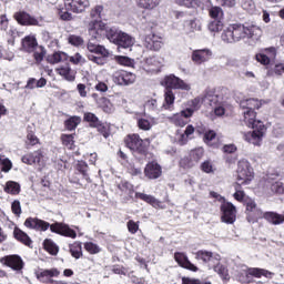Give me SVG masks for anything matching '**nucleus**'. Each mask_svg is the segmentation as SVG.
Instances as JSON below:
<instances>
[{"label": "nucleus", "instance_id": "obj_6", "mask_svg": "<svg viewBox=\"0 0 284 284\" xmlns=\"http://www.w3.org/2000/svg\"><path fill=\"white\" fill-rule=\"evenodd\" d=\"M144 142L150 143V140H143L136 133L128 135L124 140L126 148L132 151L133 156L139 159V161H143L148 154V146L143 144Z\"/></svg>", "mask_w": 284, "mask_h": 284}, {"label": "nucleus", "instance_id": "obj_61", "mask_svg": "<svg viewBox=\"0 0 284 284\" xmlns=\"http://www.w3.org/2000/svg\"><path fill=\"white\" fill-rule=\"evenodd\" d=\"M11 210L16 216H21V202L19 200L13 201L11 204Z\"/></svg>", "mask_w": 284, "mask_h": 284}, {"label": "nucleus", "instance_id": "obj_48", "mask_svg": "<svg viewBox=\"0 0 284 284\" xmlns=\"http://www.w3.org/2000/svg\"><path fill=\"white\" fill-rule=\"evenodd\" d=\"M0 165H1V171L2 172H9L12 170V161L8 158H3L0 155Z\"/></svg>", "mask_w": 284, "mask_h": 284}, {"label": "nucleus", "instance_id": "obj_59", "mask_svg": "<svg viewBox=\"0 0 284 284\" xmlns=\"http://www.w3.org/2000/svg\"><path fill=\"white\" fill-rule=\"evenodd\" d=\"M95 128L98 129V132H100V134L104 136V139H108V136H110V128H108V125H104L100 122Z\"/></svg>", "mask_w": 284, "mask_h": 284}, {"label": "nucleus", "instance_id": "obj_28", "mask_svg": "<svg viewBox=\"0 0 284 284\" xmlns=\"http://www.w3.org/2000/svg\"><path fill=\"white\" fill-rule=\"evenodd\" d=\"M41 159H43L41 151H34L33 153L22 156V163H27V165H34V163H41Z\"/></svg>", "mask_w": 284, "mask_h": 284}, {"label": "nucleus", "instance_id": "obj_58", "mask_svg": "<svg viewBox=\"0 0 284 284\" xmlns=\"http://www.w3.org/2000/svg\"><path fill=\"white\" fill-rule=\"evenodd\" d=\"M27 146L30 148L32 145H37V143H39V138H37V135H34L32 132H29L27 134Z\"/></svg>", "mask_w": 284, "mask_h": 284}, {"label": "nucleus", "instance_id": "obj_63", "mask_svg": "<svg viewBox=\"0 0 284 284\" xmlns=\"http://www.w3.org/2000/svg\"><path fill=\"white\" fill-rule=\"evenodd\" d=\"M193 161H201L203 159V149H196L191 153Z\"/></svg>", "mask_w": 284, "mask_h": 284}, {"label": "nucleus", "instance_id": "obj_2", "mask_svg": "<svg viewBox=\"0 0 284 284\" xmlns=\"http://www.w3.org/2000/svg\"><path fill=\"white\" fill-rule=\"evenodd\" d=\"M262 31L257 26L245 27V24H231L221 36L224 43H239L243 39H258Z\"/></svg>", "mask_w": 284, "mask_h": 284}, {"label": "nucleus", "instance_id": "obj_22", "mask_svg": "<svg viewBox=\"0 0 284 284\" xmlns=\"http://www.w3.org/2000/svg\"><path fill=\"white\" fill-rule=\"evenodd\" d=\"M174 258L181 267H184L185 270H190L191 272H197L199 267H196L190 260H187V255L183 253H175Z\"/></svg>", "mask_w": 284, "mask_h": 284}, {"label": "nucleus", "instance_id": "obj_37", "mask_svg": "<svg viewBox=\"0 0 284 284\" xmlns=\"http://www.w3.org/2000/svg\"><path fill=\"white\" fill-rule=\"evenodd\" d=\"M81 123V116L73 115L65 120L64 128L69 131L77 130L78 125Z\"/></svg>", "mask_w": 284, "mask_h": 284}, {"label": "nucleus", "instance_id": "obj_55", "mask_svg": "<svg viewBox=\"0 0 284 284\" xmlns=\"http://www.w3.org/2000/svg\"><path fill=\"white\" fill-rule=\"evenodd\" d=\"M201 170L202 172H205V174H214V172L216 171V169L212 166V162L210 161H205L204 163H202Z\"/></svg>", "mask_w": 284, "mask_h": 284}, {"label": "nucleus", "instance_id": "obj_39", "mask_svg": "<svg viewBox=\"0 0 284 284\" xmlns=\"http://www.w3.org/2000/svg\"><path fill=\"white\" fill-rule=\"evenodd\" d=\"M207 28L212 34H216V32H221V30H223V21L219 19L210 21Z\"/></svg>", "mask_w": 284, "mask_h": 284}, {"label": "nucleus", "instance_id": "obj_53", "mask_svg": "<svg viewBox=\"0 0 284 284\" xmlns=\"http://www.w3.org/2000/svg\"><path fill=\"white\" fill-rule=\"evenodd\" d=\"M84 248L87 252H89V254H99V252H101V248H99V246L92 242H87L84 244Z\"/></svg>", "mask_w": 284, "mask_h": 284}, {"label": "nucleus", "instance_id": "obj_34", "mask_svg": "<svg viewBox=\"0 0 284 284\" xmlns=\"http://www.w3.org/2000/svg\"><path fill=\"white\" fill-rule=\"evenodd\" d=\"M58 74L60 77H63L67 81H74L77 79V75L74 74V71L70 68V65L61 67L58 69Z\"/></svg>", "mask_w": 284, "mask_h": 284}, {"label": "nucleus", "instance_id": "obj_23", "mask_svg": "<svg viewBox=\"0 0 284 284\" xmlns=\"http://www.w3.org/2000/svg\"><path fill=\"white\" fill-rule=\"evenodd\" d=\"M266 52L270 54H265V53H257L255 55V59L258 63H261L262 65H270V59H274V57H276V49L275 48H270L266 49Z\"/></svg>", "mask_w": 284, "mask_h": 284}, {"label": "nucleus", "instance_id": "obj_51", "mask_svg": "<svg viewBox=\"0 0 284 284\" xmlns=\"http://www.w3.org/2000/svg\"><path fill=\"white\" fill-rule=\"evenodd\" d=\"M103 12V6H97L91 10V17L93 20L91 21H101V13Z\"/></svg>", "mask_w": 284, "mask_h": 284}, {"label": "nucleus", "instance_id": "obj_54", "mask_svg": "<svg viewBox=\"0 0 284 284\" xmlns=\"http://www.w3.org/2000/svg\"><path fill=\"white\" fill-rule=\"evenodd\" d=\"M203 103V98H194L190 101V108L193 110V112H196V110L201 109V105Z\"/></svg>", "mask_w": 284, "mask_h": 284}, {"label": "nucleus", "instance_id": "obj_1", "mask_svg": "<svg viewBox=\"0 0 284 284\" xmlns=\"http://www.w3.org/2000/svg\"><path fill=\"white\" fill-rule=\"evenodd\" d=\"M90 30L94 39L105 37L111 43L118 45L119 52H123V50H132V45H134V38H132V36L116 28H110L104 22L97 23L95 26L93 24Z\"/></svg>", "mask_w": 284, "mask_h": 284}, {"label": "nucleus", "instance_id": "obj_20", "mask_svg": "<svg viewBox=\"0 0 284 284\" xmlns=\"http://www.w3.org/2000/svg\"><path fill=\"white\" fill-rule=\"evenodd\" d=\"M261 105H263V103H261L258 99L254 98L245 99L240 102V108L243 111L255 112V110H260Z\"/></svg>", "mask_w": 284, "mask_h": 284}, {"label": "nucleus", "instance_id": "obj_16", "mask_svg": "<svg viewBox=\"0 0 284 284\" xmlns=\"http://www.w3.org/2000/svg\"><path fill=\"white\" fill-rule=\"evenodd\" d=\"M212 54V50L210 49H199L192 52V61L195 62L196 65H201V63L210 61Z\"/></svg>", "mask_w": 284, "mask_h": 284}, {"label": "nucleus", "instance_id": "obj_7", "mask_svg": "<svg viewBox=\"0 0 284 284\" xmlns=\"http://www.w3.org/2000/svg\"><path fill=\"white\" fill-rule=\"evenodd\" d=\"M237 183L239 185H250L254 179V169L247 160H240L237 163Z\"/></svg>", "mask_w": 284, "mask_h": 284}, {"label": "nucleus", "instance_id": "obj_18", "mask_svg": "<svg viewBox=\"0 0 284 284\" xmlns=\"http://www.w3.org/2000/svg\"><path fill=\"white\" fill-rule=\"evenodd\" d=\"M144 45L148 50H153L154 52H159V50L163 48V41H161V37L156 34H149L145 37Z\"/></svg>", "mask_w": 284, "mask_h": 284}, {"label": "nucleus", "instance_id": "obj_60", "mask_svg": "<svg viewBox=\"0 0 284 284\" xmlns=\"http://www.w3.org/2000/svg\"><path fill=\"white\" fill-rule=\"evenodd\" d=\"M115 61L120 63V65H132V59L125 55H116Z\"/></svg>", "mask_w": 284, "mask_h": 284}, {"label": "nucleus", "instance_id": "obj_10", "mask_svg": "<svg viewBox=\"0 0 284 284\" xmlns=\"http://www.w3.org/2000/svg\"><path fill=\"white\" fill-rule=\"evenodd\" d=\"M0 263L7 265V267H11L16 272H21L23 270V260L19 255H7L0 258Z\"/></svg>", "mask_w": 284, "mask_h": 284}, {"label": "nucleus", "instance_id": "obj_31", "mask_svg": "<svg viewBox=\"0 0 284 284\" xmlns=\"http://www.w3.org/2000/svg\"><path fill=\"white\" fill-rule=\"evenodd\" d=\"M47 61L48 63H51V64L68 61V53L61 52V51L54 52L53 54L48 55Z\"/></svg>", "mask_w": 284, "mask_h": 284}, {"label": "nucleus", "instance_id": "obj_64", "mask_svg": "<svg viewBox=\"0 0 284 284\" xmlns=\"http://www.w3.org/2000/svg\"><path fill=\"white\" fill-rule=\"evenodd\" d=\"M216 139V133L214 131H209L204 133V142L210 143L211 141H214Z\"/></svg>", "mask_w": 284, "mask_h": 284}, {"label": "nucleus", "instance_id": "obj_38", "mask_svg": "<svg viewBox=\"0 0 284 284\" xmlns=\"http://www.w3.org/2000/svg\"><path fill=\"white\" fill-rule=\"evenodd\" d=\"M44 250L49 252L52 256H57L59 254V246L52 240H44L43 242Z\"/></svg>", "mask_w": 284, "mask_h": 284}, {"label": "nucleus", "instance_id": "obj_30", "mask_svg": "<svg viewBox=\"0 0 284 284\" xmlns=\"http://www.w3.org/2000/svg\"><path fill=\"white\" fill-rule=\"evenodd\" d=\"M138 8L142 10H154L161 3V0H135Z\"/></svg>", "mask_w": 284, "mask_h": 284}, {"label": "nucleus", "instance_id": "obj_21", "mask_svg": "<svg viewBox=\"0 0 284 284\" xmlns=\"http://www.w3.org/2000/svg\"><path fill=\"white\" fill-rule=\"evenodd\" d=\"M146 72L159 73L163 65V61L159 57L146 58Z\"/></svg>", "mask_w": 284, "mask_h": 284}, {"label": "nucleus", "instance_id": "obj_4", "mask_svg": "<svg viewBox=\"0 0 284 284\" xmlns=\"http://www.w3.org/2000/svg\"><path fill=\"white\" fill-rule=\"evenodd\" d=\"M242 114L245 125L253 130L244 135L245 141L252 143V145H261L267 130L265 129V124L261 120H256V111H243Z\"/></svg>", "mask_w": 284, "mask_h": 284}, {"label": "nucleus", "instance_id": "obj_12", "mask_svg": "<svg viewBox=\"0 0 284 284\" xmlns=\"http://www.w3.org/2000/svg\"><path fill=\"white\" fill-rule=\"evenodd\" d=\"M64 6L67 10L79 14L85 12V8H90V0H65Z\"/></svg>", "mask_w": 284, "mask_h": 284}, {"label": "nucleus", "instance_id": "obj_35", "mask_svg": "<svg viewBox=\"0 0 284 284\" xmlns=\"http://www.w3.org/2000/svg\"><path fill=\"white\" fill-rule=\"evenodd\" d=\"M136 196L138 199H141V201H144L145 203H149V205H152V207H159L161 205V202L152 195H148L145 193H136Z\"/></svg>", "mask_w": 284, "mask_h": 284}, {"label": "nucleus", "instance_id": "obj_36", "mask_svg": "<svg viewBox=\"0 0 284 284\" xmlns=\"http://www.w3.org/2000/svg\"><path fill=\"white\" fill-rule=\"evenodd\" d=\"M214 272H216V274H219V276H221V278H223V281H230V273L227 271V267H225L223 264L216 263V265L213 266Z\"/></svg>", "mask_w": 284, "mask_h": 284}, {"label": "nucleus", "instance_id": "obj_14", "mask_svg": "<svg viewBox=\"0 0 284 284\" xmlns=\"http://www.w3.org/2000/svg\"><path fill=\"white\" fill-rule=\"evenodd\" d=\"M195 257L197 258V261H203V263H209V270H212V263H217L221 261V256L220 255H214V253L210 252V251H197L195 253Z\"/></svg>", "mask_w": 284, "mask_h": 284}, {"label": "nucleus", "instance_id": "obj_3", "mask_svg": "<svg viewBox=\"0 0 284 284\" xmlns=\"http://www.w3.org/2000/svg\"><path fill=\"white\" fill-rule=\"evenodd\" d=\"M97 23H102V21H90L88 26V32H89V42L87 44V49L90 53H88L89 61H92V63H97V65H105V62L108 60V57H110V51L105 49L104 45L97 44V41H101V39L105 36H100L99 38H94L91 32V28L93 26H97Z\"/></svg>", "mask_w": 284, "mask_h": 284}, {"label": "nucleus", "instance_id": "obj_29", "mask_svg": "<svg viewBox=\"0 0 284 284\" xmlns=\"http://www.w3.org/2000/svg\"><path fill=\"white\" fill-rule=\"evenodd\" d=\"M263 219H265L266 221H268V223H272L273 225H281V223H284V215L275 212L264 213Z\"/></svg>", "mask_w": 284, "mask_h": 284}, {"label": "nucleus", "instance_id": "obj_45", "mask_svg": "<svg viewBox=\"0 0 284 284\" xmlns=\"http://www.w3.org/2000/svg\"><path fill=\"white\" fill-rule=\"evenodd\" d=\"M70 252H71V255L73 256V258H80L83 256L82 247H81V244H79V243L71 245Z\"/></svg>", "mask_w": 284, "mask_h": 284}, {"label": "nucleus", "instance_id": "obj_32", "mask_svg": "<svg viewBox=\"0 0 284 284\" xmlns=\"http://www.w3.org/2000/svg\"><path fill=\"white\" fill-rule=\"evenodd\" d=\"M4 192L17 196V194H20L21 192V184L14 181H8L4 186Z\"/></svg>", "mask_w": 284, "mask_h": 284}, {"label": "nucleus", "instance_id": "obj_9", "mask_svg": "<svg viewBox=\"0 0 284 284\" xmlns=\"http://www.w3.org/2000/svg\"><path fill=\"white\" fill-rule=\"evenodd\" d=\"M222 212V223H226L227 225H234L236 222V206L232 204V202H223L221 205Z\"/></svg>", "mask_w": 284, "mask_h": 284}, {"label": "nucleus", "instance_id": "obj_43", "mask_svg": "<svg viewBox=\"0 0 284 284\" xmlns=\"http://www.w3.org/2000/svg\"><path fill=\"white\" fill-rule=\"evenodd\" d=\"M61 141L63 145H65V148L72 150V148L74 146V134H62Z\"/></svg>", "mask_w": 284, "mask_h": 284}, {"label": "nucleus", "instance_id": "obj_26", "mask_svg": "<svg viewBox=\"0 0 284 284\" xmlns=\"http://www.w3.org/2000/svg\"><path fill=\"white\" fill-rule=\"evenodd\" d=\"M176 97L174 95V91L171 89H165L164 91V103L162 105L163 110H174V100Z\"/></svg>", "mask_w": 284, "mask_h": 284}, {"label": "nucleus", "instance_id": "obj_17", "mask_svg": "<svg viewBox=\"0 0 284 284\" xmlns=\"http://www.w3.org/2000/svg\"><path fill=\"white\" fill-rule=\"evenodd\" d=\"M203 103L210 105V108H216L223 103V95L219 94L216 91H207L203 97Z\"/></svg>", "mask_w": 284, "mask_h": 284}, {"label": "nucleus", "instance_id": "obj_40", "mask_svg": "<svg viewBox=\"0 0 284 284\" xmlns=\"http://www.w3.org/2000/svg\"><path fill=\"white\" fill-rule=\"evenodd\" d=\"M61 274V271H58L57 268H50V270H43L38 274V278H54Z\"/></svg>", "mask_w": 284, "mask_h": 284}, {"label": "nucleus", "instance_id": "obj_62", "mask_svg": "<svg viewBox=\"0 0 284 284\" xmlns=\"http://www.w3.org/2000/svg\"><path fill=\"white\" fill-rule=\"evenodd\" d=\"M126 227L130 234H136V232H139V223L134 222V220H130L126 223Z\"/></svg>", "mask_w": 284, "mask_h": 284}, {"label": "nucleus", "instance_id": "obj_33", "mask_svg": "<svg viewBox=\"0 0 284 284\" xmlns=\"http://www.w3.org/2000/svg\"><path fill=\"white\" fill-rule=\"evenodd\" d=\"M246 211L251 213V216H255V219H261L265 215L258 207L256 206V202L250 200L246 202Z\"/></svg>", "mask_w": 284, "mask_h": 284}, {"label": "nucleus", "instance_id": "obj_42", "mask_svg": "<svg viewBox=\"0 0 284 284\" xmlns=\"http://www.w3.org/2000/svg\"><path fill=\"white\" fill-rule=\"evenodd\" d=\"M242 8L246 10V12H250V14L256 12V3H254V0H242Z\"/></svg>", "mask_w": 284, "mask_h": 284}, {"label": "nucleus", "instance_id": "obj_27", "mask_svg": "<svg viewBox=\"0 0 284 284\" xmlns=\"http://www.w3.org/2000/svg\"><path fill=\"white\" fill-rule=\"evenodd\" d=\"M13 235L17 241L23 243V245H27V247H32V239H30V236L27 235V233L23 232L21 229L16 227L13 231Z\"/></svg>", "mask_w": 284, "mask_h": 284}, {"label": "nucleus", "instance_id": "obj_56", "mask_svg": "<svg viewBox=\"0 0 284 284\" xmlns=\"http://www.w3.org/2000/svg\"><path fill=\"white\" fill-rule=\"evenodd\" d=\"M70 62L74 65H79L85 63V58L81 55V53H75L74 55L69 58Z\"/></svg>", "mask_w": 284, "mask_h": 284}, {"label": "nucleus", "instance_id": "obj_8", "mask_svg": "<svg viewBox=\"0 0 284 284\" xmlns=\"http://www.w3.org/2000/svg\"><path fill=\"white\" fill-rule=\"evenodd\" d=\"M161 85H163L165 90H184L185 92H190L192 90L190 83L174 74L165 75Z\"/></svg>", "mask_w": 284, "mask_h": 284}, {"label": "nucleus", "instance_id": "obj_5", "mask_svg": "<svg viewBox=\"0 0 284 284\" xmlns=\"http://www.w3.org/2000/svg\"><path fill=\"white\" fill-rule=\"evenodd\" d=\"M24 226L29 227V230H40L41 232H45L50 227L51 232L54 234L69 236L70 239H77V232L74 230L70 229L69 225L59 222L50 225V223L43 220L28 217L24 221Z\"/></svg>", "mask_w": 284, "mask_h": 284}, {"label": "nucleus", "instance_id": "obj_24", "mask_svg": "<svg viewBox=\"0 0 284 284\" xmlns=\"http://www.w3.org/2000/svg\"><path fill=\"white\" fill-rule=\"evenodd\" d=\"M250 276H254L255 278H261L262 276H265V278H272L274 273L265 268H248L246 271V277L250 278Z\"/></svg>", "mask_w": 284, "mask_h": 284}, {"label": "nucleus", "instance_id": "obj_41", "mask_svg": "<svg viewBox=\"0 0 284 284\" xmlns=\"http://www.w3.org/2000/svg\"><path fill=\"white\" fill-rule=\"evenodd\" d=\"M209 14L211 19L221 21V19H223V9H221V7H211Z\"/></svg>", "mask_w": 284, "mask_h": 284}, {"label": "nucleus", "instance_id": "obj_52", "mask_svg": "<svg viewBox=\"0 0 284 284\" xmlns=\"http://www.w3.org/2000/svg\"><path fill=\"white\" fill-rule=\"evenodd\" d=\"M138 126L140 130H144L145 132H148V130H152V123L150 120L143 118L138 120Z\"/></svg>", "mask_w": 284, "mask_h": 284}, {"label": "nucleus", "instance_id": "obj_25", "mask_svg": "<svg viewBox=\"0 0 284 284\" xmlns=\"http://www.w3.org/2000/svg\"><path fill=\"white\" fill-rule=\"evenodd\" d=\"M39 48V43H37V38L34 36H27L22 40V49L26 52H34Z\"/></svg>", "mask_w": 284, "mask_h": 284}, {"label": "nucleus", "instance_id": "obj_46", "mask_svg": "<svg viewBox=\"0 0 284 284\" xmlns=\"http://www.w3.org/2000/svg\"><path fill=\"white\" fill-rule=\"evenodd\" d=\"M271 191L273 194H283L284 193V184L281 181L271 182Z\"/></svg>", "mask_w": 284, "mask_h": 284}, {"label": "nucleus", "instance_id": "obj_49", "mask_svg": "<svg viewBox=\"0 0 284 284\" xmlns=\"http://www.w3.org/2000/svg\"><path fill=\"white\" fill-rule=\"evenodd\" d=\"M84 121H87L88 123H90V125L92 128H95L97 125H99L101 123V121H99V118H97L94 115V113H85L84 114Z\"/></svg>", "mask_w": 284, "mask_h": 284}, {"label": "nucleus", "instance_id": "obj_13", "mask_svg": "<svg viewBox=\"0 0 284 284\" xmlns=\"http://www.w3.org/2000/svg\"><path fill=\"white\" fill-rule=\"evenodd\" d=\"M136 81V75L128 71H118L114 73V82L118 85H132Z\"/></svg>", "mask_w": 284, "mask_h": 284}, {"label": "nucleus", "instance_id": "obj_19", "mask_svg": "<svg viewBox=\"0 0 284 284\" xmlns=\"http://www.w3.org/2000/svg\"><path fill=\"white\" fill-rule=\"evenodd\" d=\"M14 19L20 26H39V20L23 11L16 13Z\"/></svg>", "mask_w": 284, "mask_h": 284}, {"label": "nucleus", "instance_id": "obj_50", "mask_svg": "<svg viewBox=\"0 0 284 284\" xmlns=\"http://www.w3.org/2000/svg\"><path fill=\"white\" fill-rule=\"evenodd\" d=\"M241 185L243 184H239V182L235 185V193L233 194L235 201H240L243 202L245 199V192L241 190Z\"/></svg>", "mask_w": 284, "mask_h": 284}, {"label": "nucleus", "instance_id": "obj_47", "mask_svg": "<svg viewBox=\"0 0 284 284\" xmlns=\"http://www.w3.org/2000/svg\"><path fill=\"white\" fill-rule=\"evenodd\" d=\"M68 42H69L71 45H74L75 48H79V47L83 45V43H84L82 37H80V36H74V34H71V36L68 37Z\"/></svg>", "mask_w": 284, "mask_h": 284}, {"label": "nucleus", "instance_id": "obj_11", "mask_svg": "<svg viewBox=\"0 0 284 284\" xmlns=\"http://www.w3.org/2000/svg\"><path fill=\"white\" fill-rule=\"evenodd\" d=\"M175 19L184 21V28L189 32H200L201 30V22L197 19L187 20V14H185L184 12H176Z\"/></svg>", "mask_w": 284, "mask_h": 284}, {"label": "nucleus", "instance_id": "obj_15", "mask_svg": "<svg viewBox=\"0 0 284 284\" xmlns=\"http://www.w3.org/2000/svg\"><path fill=\"white\" fill-rule=\"evenodd\" d=\"M162 174H163V169H161V165L156 162L148 163L144 169V175L146 176V179H150V180L161 179Z\"/></svg>", "mask_w": 284, "mask_h": 284}, {"label": "nucleus", "instance_id": "obj_44", "mask_svg": "<svg viewBox=\"0 0 284 284\" xmlns=\"http://www.w3.org/2000/svg\"><path fill=\"white\" fill-rule=\"evenodd\" d=\"M33 52H34L33 57H34L37 63H41V61H43V59L47 54L45 48L38 45Z\"/></svg>", "mask_w": 284, "mask_h": 284}, {"label": "nucleus", "instance_id": "obj_57", "mask_svg": "<svg viewBox=\"0 0 284 284\" xmlns=\"http://www.w3.org/2000/svg\"><path fill=\"white\" fill-rule=\"evenodd\" d=\"M268 74H276L277 77L284 74V63L275 64L274 68L271 71H268Z\"/></svg>", "mask_w": 284, "mask_h": 284}]
</instances>
